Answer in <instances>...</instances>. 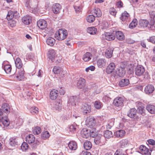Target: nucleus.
Returning a JSON list of instances; mask_svg holds the SVG:
<instances>
[{
  "label": "nucleus",
  "instance_id": "1",
  "mask_svg": "<svg viewBox=\"0 0 155 155\" xmlns=\"http://www.w3.org/2000/svg\"><path fill=\"white\" fill-rule=\"evenodd\" d=\"M87 126L91 128H93L95 125L96 121L95 118L92 116H88L87 117L86 120Z\"/></svg>",
  "mask_w": 155,
  "mask_h": 155
},
{
  "label": "nucleus",
  "instance_id": "2",
  "mask_svg": "<svg viewBox=\"0 0 155 155\" xmlns=\"http://www.w3.org/2000/svg\"><path fill=\"white\" fill-rule=\"evenodd\" d=\"M145 72L144 68L141 65H137L135 69V74L137 76H142Z\"/></svg>",
  "mask_w": 155,
  "mask_h": 155
},
{
  "label": "nucleus",
  "instance_id": "3",
  "mask_svg": "<svg viewBox=\"0 0 155 155\" xmlns=\"http://www.w3.org/2000/svg\"><path fill=\"white\" fill-rule=\"evenodd\" d=\"M25 71L23 69H21L19 70L18 73L15 74V77L17 80L19 81H21L24 79L25 78L24 74Z\"/></svg>",
  "mask_w": 155,
  "mask_h": 155
},
{
  "label": "nucleus",
  "instance_id": "4",
  "mask_svg": "<svg viewBox=\"0 0 155 155\" xmlns=\"http://www.w3.org/2000/svg\"><path fill=\"white\" fill-rule=\"evenodd\" d=\"M61 9V6L58 3L54 4L52 6V10L53 12L55 14L60 13Z\"/></svg>",
  "mask_w": 155,
  "mask_h": 155
},
{
  "label": "nucleus",
  "instance_id": "5",
  "mask_svg": "<svg viewBox=\"0 0 155 155\" xmlns=\"http://www.w3.org/2000/svg\"><path fill=\"white\" fill-rule=\"evenodd\" d=\"M81 110L84 114H87L91 112V106L88 104H85L82 106Z\"/></svg>",
  "mask_w": 155,
  "mask_h": 155
},
{
  "label": "nucleus",
  "instance_id": "6",
  "mask_svg": "<svg viewBox=\"0 0 155 155\" xmlns=\"http://www.w3.org/2000/svg\"><path fill=\"white\" fill-rule=\"evenodd\" d=\"M154 90V87L153 85L148 84L145 86L144 92L147 94L150 95L153 93Z\"/></svg>",
  "mask_w": 155,
  "mask_h": 155
},
{
  "label": "nucleus",
  "instance_id": "7",
  "mask_svg": "<svg viewBox=\"0 0 155 155\" xmlns=\"http://www.w3.org/2000/svg\"><path fill=\"white\" fill-rule=\"evenodd\" d=\"M18 15L17 11H10L8 12L6 18L8 20H11L13 18H18Z\"/></svg>",
  "mask_w": 155,
  "mask_h": 155
},
{
  "label": "nucleus",
  "instance_id": "8",
  "mask_svg": "<svg viewBox=\"0 0 155 155\" xmlns=\"http://www.w3.org/2000/svg\"><path fill=\"white\" fill-rule=\"evenodd\" d=\"M124 101V100L122 97H117L114 100L113 104L117 107L123 105Z\"/></svg>",
  "mask_w": 155,
  "mask_h": 155
},
{
  "label": "nucleus",
  "instance_id": "9",
  "mask_svg": "<svg viewBox=\"0 0 155 155\" xmlns=\"http://www.w3.org/2000/svg\"><path fill=\"white\" fill-rule=\"evenodd\" d=\"M38 27L41 29L43 30L46 28L47 26V23L44 19H40L37 22Z\"/></svg>",
  "mask_w": 155,
  "mask_h": 155
},
{
  "label": "nucleus",
  "instance_id": "10",
  "mask_svg": "<svg viewBox=\"0 0 155 155\" xmlns=\"http://www.w3.org/2000/svg\"><path fill=\"white\" fill-rule=\"evenodd\" d=\"M137 110L135 108H131L127 112V115L131 118L135 119L137 117Z\"/></svg>",
  "mask_w": 155,
  "mask_h": 155
},
{
  "label": "nucleus",
  "instance_id": "11",
  "mask_svg": "<svg viewBox=\"0 0 155 155\" xmlns=\"http://www.w3.org/2000/svg\"><path fill=\"white\" fill-rule=\"evenodd\" d=\"M56 52L54 49H51L48 51V56L52 62L55 61V58L56 57Z\"/></svg>",
  "mask_w": 155,
  "mask_h": 155
},
{
  "label": "nucleus",
  "instance_id": "12",
  "mask_svg": "<svg viewBox=\"0 0 155 155\" xmlns=\"http://www.w3.org/2000/svg\"><path fill=\"white\" fill-rule=\"evenodd\" d=\"M78 101V98L76 96H71L68 101L69 104L73 106H75Z\"/></svg>",
  "mask_w": 155,
  "mask_h": 155
},
{
  "label": "nucleus",
  "instance_id": "13",
  "mask_svg": "<svg viewBox=\"0 0 155 155\" xmlns=\"http://www.w3.org/2000/svg\"><path fill=\"white\" fill-rule=\"evenodd\" d=\"M116 67L115 64L114 63H110L107 66L106 69V72L107 74L112 73Z\"/></svg>",
  "mask_w": 155,
  "mask_h": 155
},
{
  "label": "nucleus",
  "instance_id": "14",
  "mask_svg": "<svg viewBox=\"0 0 155 155\" xmlns=\"http://www.w3.org/2000/svg\"><path fill=\"white\" fill-rule=\"evenodd\" d=\"M86 81L83 78H80L78 81L77 85V87L79 89H81L85 87V85Z\"/></svg>",
  "mask_w": 155,
  "mask_h": 155
},
{
  "label": "nucleus",
  "instance_id": "15",
  "mask_svg": "<svg viewBox=\"0 0 155 155\" xmlns=\"http://www.w3.org/2000/svg\"><path fill=\"white\" fill-rule=\"evenodd\" d=\"M139 149L142 154H147V155H151V153L149 151V149L147 148L145 146L141 145L140 146Z\"/></svg>",
  "mask_w": 155,
  "mask_h": 155
},
{
  "label": "nucleus",
  "instance_id": "16",
  "mask_svg": "<svg viewBox=\"0 0 155 155\" xmlns=\"http://www.w3.org/2000/svg\"><path fill=\"white\" fill-rule=\"evenodd\" d=\"M97 64L99 68H104L106 65V61L105 59L100 58L97 61Z\"/></svg>",
  "mask_w": 155,
  "mask_h": 155
},
{
  "label": "nucleus",
  "instance_id": "17",
  "mask_svg": "<svg viewBox=\"0 0 155 155\" xmlns=\"http://www.w3.org/2000/svg\"><path fill=\"white\" fill-rule=\"evenodd\" d=\"M115 38V37L114 33L106 32L105 34L104 38L108 41L113 40H114Z\"/></svg>",
  "mask_w": 155,
  "mask_h": 155
},
{
  "label": "nucleus",
  "instance_id": "18",
  "mask_svg": "<svg viewBox=\"0 0 155 155\" xmlns=\"http://www.w3.org/2000/svg\"><path fill=\"white\" fill-rule=\"evenodd\" d=\"M58 91L57 90L55 89L52 90L50 92V98L52 100H55L58 96Z\"/></svg>",
  "mask_w": 155,
  "mask_h": 155
},
{
  "label": "nucleus",
  "instance_id": "19",
  "mask_svg": "<svg viewBox=\"0 0 155 155\" xmlns=\"http://www.w3.org/2000/svg\"><path fill=\"white\" fill-rule=\"evenodd\" d=\"M90 130L87 129L86 128H84L81 131V134L82 137L83 138H88L90 135Z\"/></svg>",
  "mask_w": 155,
  "mask_h": 155
},
{
  "label": "nucleus",
  "instance_id": "20",
  "mask_svg": "<svg viewBox=\"0 0 155 155\" xmlns=\"http://www.w3.org/2000/svg\"><path fill=\"white\" fill-rule=\"evenodd\" d=\"M22 20L23 23L26 25H29L32 21L31 18L29 15L24 16L22 18Z\"/></svg>",
  "mask_w": 155,
  "mask_h": 155
},
{
  "label": "nucleus",
  "instance_id": "21",
  "mask_svg": "<svg viewBox=\"0 0 155 155\" xmlns=\"http://www.w3.org/2000/svg\"><path fill=\"white\" fill-rule=\"evenodd\" d=\"M10 110L9 105L6 103H4L2 107L1 110L6 114L9 113Z\"/></svg>",
  "mask_w": 155,
  "mask_h": 155
},
{
  "label": "nucleus",
  "instance_id": "22",
  "mask_svg": "<svg viewBox=\"0 0 155 155\" xmlns=\"http://www.w3.org/2000/svg\"><path fill=\"white\" fill-rule=\"evenodd\" d=\"M115 73L117 76L120 77H123L125 74L126 71L125 70L121 68H117L116 69Z\"/></svg>",
  "mask_w": 155,
  "mask_h": 155
},
{
  "label": "nucleus",
  "instance_id": "23",
  "mask_svg": "<svg viewBox=\"0 0 155 155\" xmlns=\"http://www.w3.org/2000/svg\"><path fill=\"white\" fill-rule=\"evenodd\" d=\"M125 132L124 130H120L116 131L114 132V136L118 138H122L125 134Z\"/></svg>",
  "mask_w": 155,
  "mask_h": 155
},
{
  "label": "nucleus",
  "instance_id": "24",
  "mask_svg": "<svg viewBox=\"0 0 155 155\" xmlns=\"http://www.w3.org/2000/svg\"><path fill=\"white\" fill-rule=\"evenodd\" d=\"M115 35L116 38L120 41H122L124 39V35L121 31H116Z\"/></svg>",
  "mask_w": 155,
  "mask_h": 155
},
{
  "label": "nucleus",
  "instance_id": "25",
  "mask_svg": "<svg viewBox=\"0 0 155 155\" xmlns=\"http://www.w3.org/2000/svg\"><path fill=\"white\" fill-rule=\"evenodd\" d=\"M26 140L29 144H30L35 141V137L33 135L30 134L26 137Z\"/></svg>",
  "mask_w": 155,
  "mask_h": 155
},
{
  "label": "nucleus",
  "instance_id": "26",
  "mask_svg": "<svg viewBox=\"0 0 155 155\" xmlns=\"http://www.w3.org/2000/svg\"><path fill=\"white\" fill-rule=\"evenodd\" d=\"M129 84V81L128 79H124L121 80L119 84L120 87H124L128 85Z\"/></svg>",
  "mask_w": 155,
  "mask_h": 155
},
{
  "label": "nucleus",
  "instance_id": "27",
  "mask_svg": "<svg viewBox=\"0 0 155 155\" xmlns=\"http://www.w3.org/2000/svg\"><path fill=\"white\" fill-rule=\"evenodd\" d=\"M62 101L60 99H57L55 101L54 107L55 109L58 110H60L61 108Z\"/></svg>",
  "mask_w": 155,
  "mask_h": 155
},
{
  "label": "nucleus",
  "instance_id": "28",
  "mask_svg": "<svg viewBox=\"0 0 155 155\" xmlns=\"http://www.w3.org/2000/svg\"><path fill=\"white\" fill-rule=\"evenodd\" d=\"M69 148L72 150H75L77 148V143L75 141H71L68 143Z\"/></svg>",
  "mask_w": 155,
  "mask_h": 155
},
{
  "label": "nucleus",
  "instance_id": "29",
  "mask_svg": "<svg viewBox=\"0 0 155 155\" xmlns=\"http://www.w3.org/2000/svg\"><path fill=\"white\" fill-rule=\"evenodd\" d=\"M74 7L76 13H79L81 12L82 7L81 5V3L78 2H76L74 4Z\"/></svg>",
  "mask_w": 155,
  "mask_h": 155
},
{
  "label": "nucleus",
  "instance_id": "30",
  "mask_svg": "<svg viewBox=\"0 0 155 155\" xmlns=\"http://www.w3.org/2000/svg\"><path fill=\"white\" fill-rule=\"evenodd\" d=\"M92 13L96 15L97 17H100L102 15V13L100 9L98 8H95L92 10Z\"/></svg>",
  "mask_w": 155,
  "mask_h": 155
},
{
  "label": "nucleus",
  "instance_id": "31",
  "mask_svg": "<svg viewBox=\"0 0 155 155\" xmlns=\"http://www.w3.org/2000/svg\"><path fill=\"white\" fill-rule=\"evenodd\" d=\"M55 35V38L58 40L61 41L65 39L64 37L63 36L61 29H59Z\"/></svg>",
  "mask_w": 155,
  "mask_h": 155
},
{
  "label": "nucleus",
  "instance_id": "32",
  "mask_svg": "<svg viewBox=\"0 0 155 155\" xmlns=\"http://www.w3.org/2000/svg\"><path fill=\"white\" fill-rule=\"evenodd\" d=\"M146 109L151 114L155 113V106L153 105H148L146 107Z\"/></svg>",
  "mask_w": 155,
  "mask_h": 155
},
{
  "label": "nucleus",
  "instance_id": "33",
  "mask_svg": "<svg viewBox=\"0 0 155 155\" xmlns=\"http://www.w3.org/2000/svg\"><path fill=\"white\" fill-rule=\"evenodd\" d=\"M55 42V40L53 38L51 37H49L46 41L47 44L51 46H53L54 45Z\"/></svg>",
  "mask_w": 155,
  "mask_h": 155
},
{
  "label": "nucleus",
  "instance_id": "34",
  "mask_svg": "<svg viewBox=\"0 0 155 155\" xmlns=\"http://www.w3.org/2000/svg\"><path fill=\"white\" fill-rule=\"evenodd\" d=\"M149 24V22L147 20L140 19L139 21V25L142 27H147Z\"/></svg>",
  "mask_w": 155,
  "mask_h": 155
},
{
  "label": "nucleus",
  "instance_id": "35",
  "mask_svg": "<svg viewBox=\"0 0 155 155\" xmlns=\"http://www.w3.org/2000/svg\"><path fill=\"white\" fill-rule=\"evenodd\" d=\"M1 122H2L3 124L6 127L8 126L10 124L9 120L7 117H2Z\"/></svg>",
  "mask_w": 155,
  "mask_h": 155
},
{
  "label": "nucleus",
  "instance_id": "36",
  "mask_svg": "<svg viewBox=\"0 0 155 155\" xmlns=\"http://www.w3.org/2000/svg\"><path fill=\"white\" fill-rule=\"evenodd\" d=\"M150 17L151 18L150 25H153L154 24L155 21L154 18L155 17V12L152 11L149 12Z\"/></svg>",
  "mask_w": 155,
  "mask_h": 155
},
{
  "label": "nucleus",
  "instance_id": "37",
  "mask_svg": "<svg viewBox=\"0 0 155 155\" xmlns=\"http://www.w3.org/2000/svg\"><path fill=\"white\" fill-rule=\"evenodd\" d=\"M104 136L105 138L110 139L113 137V134L112 131L107 130L104 131Z\"/></svg>",
  "mask_w": 155,
  "mask_h": 155
},
{
  "label": "nucleus",
  "instance_id": "38",
  "mask_svg": "<svg viewBox=\"0 0 155 155\" xmlns=\"http://www.w3.org/2000/svg\"><path fill=\"white\" fill-rule=\"evenodd\" d=\"M91 54L89 52H87L83 56V59L85 61H88L91 59Z\"/></svg>",
  "mask_w": 155,
  "mask_h": 155
},
{
  "label": "nucleus",
  "instance_id": "39",
  "mask_svg": "<svg viewBox=\"0 0 155 155\" xmlns=\"http://www.w3.org/2000/svg\"><path fill=\"white\" fill-rule=\"evenodd\" d=\"M129 14L126 11L122 13L121 16L120 17V19L122 21H125L129 18Z\"/></svg>",
  "mask_w": 155,
  "mask_h": 155
},
{
  "label": "nucleus",
  "instance_id": "40",
  "mask_svg": "<svg viewBox=\"0 0 155 155\" xmlns=\"http://www.w3.org/2000/svg\"><path fill=\"white\" fill-rule=\"evenodd\" d=\"M15 63L16 67L18 69L21 68L22 66V63L20 58H16Z\"/></svg>",
  "mask_w": 155,
  "mask_h": 155
},
{
  "label": "nucleus",
  "instance_id": "41",
  "mask_svg": "<svg viewBox=\"0 0 155 155\" xmlns=\"http://www.w3.org/2000/svg\"><path fill=\"white\" fill-rule=\"evenodd\" d=\"M113 50L110 48H108L105 52V56L107 58H111L112 55Z\"/></svg>",
  "mask_w": 155,
  "mask_h": 155
},
{
  "label": "nucleus",
  "instance_id": "42",
  "mask_svg": "<svg viewBox=\"0 0 155 155\" xmlns=\"http://www.w3.org/2000/svg\"><path fill=\"white\" fill-rule=\"evenodd\" d=\"M9 144L12 147H15L18 145V142L16 140V138L12 137L9 139Z\"/></svg>",
  "mask_w": 155,
  "mask_h": 155
},
{
  "label": "nucleus",
  "instance_id": "43",
  "mask_svg": "<svg viewBox=\"0 0 155 155\" xmlns=\"http://www.w3.org/2000/svg\"><path fill=\"white\" fill-rule=\"evenodd\" d=\"M119 144L120 147L124 148L128 144V141L126 139H123L120 141Z\"/></svg>",
  "mask_w": 155,
  "mask_h": 155
},
{
  "label": "nucleus",
  "instance_id": "44",
  "mask_svg": "<svg viewBox=\"0 0 155 155\" xmlns=\"http://www.w3.org/2000/svg\"><path fill=\"white\" fill-rule=\"evenodd\" d=\"M84 149L86 150H89L91 149L92 146L91 143L89 141H86L84 144Z\"/></svg>",
  "mask_w": 155,
  "mask_h": 155
},
{
  "label": "nucleus",
  "instance_id": "45",
  "mask_svg": "<svg viewBox=\"0 0 155 155\" xmlns=\"http://www.w3.org/2000/svg\"><path fill=\"white\" fill-rule=\"evenodd\" d=\"M97 31V29L94 27H89L87 29V32L91 35L95 34Z\"/></svg>",
  "mask_w": 155,
  "mask_h": 155
},
{
  "label": "nucleus",
  "instance_id": "46",
  "mask_svg": "<svg viewBox=\"0 0 155 155\" xmlns=\"http://www.w3.org/2000/svg\"><path fill=\"white\" fill-rule=\"evenodd\" d=\"M4 69L6 73L7 74H9L12 70L11 66L9 64H5L4 66Z\"/></svg>",
  "mask_w": 155,
  "mask_h": 155
},
{
  "label": "nucleus",
  "instance_id": "47",
  "mask_svg": "<svg viewBox=\"0 0 155 155\" xmlns=\"http://www.w3.org/2000/svg\"><path fill=\"white\" fill-rule=\"evenodd\" d=\"M137 24V21L136 19H134L130 23L129 27L130 28L133 29L135 28Z\"/></svg>",
  "mask_w": 155,
  "mask_h": 155
},
{
  "label": "nucleus",
  "instance_id": "48",
  "mask_svg": "<svg viewBox=\"0 0 155 155\" xmlns=\"http://www.w3.org/2000/svg\"><path fill=\"white\" fill-rule=\"evenodd\" d=\"M40 143L39 141L36 140L32 143H30V144H31V147L32 149H35L37 148V147L40 144Z\"/></svg>",
  "mask_w": 155,
  "mask_h": 155
},
{
  "label": "nucleus",
  "instance_id": "49",
  "mask_svg": "<svg viewBox=\"0 0 155 155\" xmlns=\"http://www.w3.org/2000/svg\"><path fill=\"white\" fill-rule=\"evenodd\" d=\"M101 137H102L101 135L99 134L94 138V141L95 144L96 145L99 144L101 141Z\"/></svg>",
  "mask_w": 155,
  "mask_h": 155
},
{
  "label": "nucleus",
  "instance_id": "50",
  "mask_svg": "<svg viewBox=\"0 0 155 155\" xmlns=\"http://www.w3.org/2000/svg\"><path fill=\"white\" fill-rule=\"evenodd\" d=\"M62 68L59 66H54L53 69V71L55 74H60L62 71Z\"/></svg>",
  "mask_w": 155,
  "mask_h": 155
},
{
  "label": "nucleus",
  "instance_id": "51",
  "mask_svg": "<svg viewBox=\"0 0 155 155\" xmlns=\"http://www.w3.org/2000/svg\"><path fill=\"white\" fill-rule=\"evenodd\" d=\"M95 19V17L93 15H88L86 18L87 21L89 23L93 22Z\"/></svg>",
  "mask_w": 155,
  "mask_h": 155
},
{
  "label": "nucleus",
  "instance_id": "52",
  "mask_svg": "<svg viewBox=\"0 0 155 155\" xmlns=\"http://www.w3.org/2000/svg\"><path fill=\"white\" fill-rule=\"evenodd\" d=\"M38 108L35 107H32L29 109L30 112L33 114H38Z\"/></svg>",
  "mask_w": 155,
  "mask_h": 155
},
{
  "label": "nucleus",
  "instance_id": "53",
  "mask_svg": "<svg viewBox=\"0 0 155 155\" xmlns=\"http://www.w3.org/2000/svg\"><path fill=\"white\" fill-rule=\"evenodd\" d=\"M49 137V133L47 131L44 132L41 134V138L44 140L48 138Z\"/></svg>",
  "mask_w": 155,
  "mask_h": 155
},
{
  "label": "nucleus",
  "instance_id": "54",
  "mask_svg": "<svg viewBox=\"0 0 155 155\" xmlns=\"http://www.w3.org/2000/svg\"><path fill=\"white\" fill-rule=\"evenodd\" d=\"M95 107L97 109H100L103 106L102 104L99 101H96L94 104Z\"/></svg>",
  "mask_w": 155,
  "mask_h": 155
},
{
  "label": "nucleus",
  "instance_id": "55",
  "mask_svg": "<svg viewBox=\"0 0 155 155\" xmlns=\"http://www.w3.org/2000/svg\"><path fill=\"white\" fill-rule=\"evenodd\" d=\"M28 146L27 143L24 142L22 143L21 146V148L23 151H25L28 149Z\"/></svg>",
  "mask_w": 155,
  "mask_h": 155
},
{
  "label": "nucleus",
  "instance_id": "56",
  "mask_svg": "<svg viewBox=\"0 0 155 155\" xmlns=\"http://www.w3.org/2000/svg\"><path fill=\"white\" fill-rule=\"evenodd\" d=\"M139 113L143 116L145 114L144 107V106L138 107L137 108Z\"/></svg>",
  "mask_w": 155,
  "mask_h": 155
},
{
  "label": "nucleus",
  "instance_id": "57",
  "mask_svg": "<svg viewBox=\"0 0 155 155\" xmlns=\"http://www.w3.org/2000/svg\"><path fill=\"white\" fill-rule=\"evenodd\" d=\"M77 125L75 124H72L69 127V130L72 132H74L76 131Z\"/></svg>",
  "mask_w": 155,
  "mask_h": 155
},
{
  "label": "nucleus",
  "instance_id": "58",
  "mask_svg": "<svg viewBox=\"0 0 155 155\" xmlns=\"http://www.w3.org/2000/svg\"><path fill=\"white\" fill-rule=\"evenodd\" d=\"M41 132V129L40 127H35L33 130V133L35 134H38L40 133Z\"/></svg>",
  "mask_w": 155,
  "mask_h": 155
},
{
  "label": "nucleus",
  "instance_id": "59",
  "mask_svg": "<svg viewBox=\"0 0 155 155\" xmlns=\"http://www.w3.org/2000/svg\"><path fill=\"white\" fill-rule=\"evenodd\" d=\"M110 14L113 16H115L117 13L115 9L113 7L109 9Z\"/></svg>",
  "mask_w": 155,
  "mask_h": 155
},
{
  "label": "nucleus",
  "instance_id": "60",
  "mask_svg": "<svg viewBox=\"0 0 155 155\" xmlns=\"http://www.w3.org/2000/svg\"><path fill=\"white\" fill-rule=\"evenodd\" d=\"M61 32L62 33V34L64 37V38H66L68 35V32L67 31L64 29H61Z\"/></svg>",
  "mask_w": 155,
  "mask_h": 155
},
{
  "label": "nucleus",
  "instance_id": "61",
  "mask_svg": "<svg viewBox=\"0 0 155 155\" xmlns=\"http://www.w3.org/2000/svg\"><path fill=\"white\" fill-rule=\"evenodd\" d=\"M114 155H126L124 154L122 150H116L114 153Z\"/></svg>",
  "mask_w": 155,
  "mask_h": 155
},
{
  "label": "nucleus",
  "instance_id": "62",
  "mask_svg": "<svg viewBox=\"0 0 155 155\" xmlns=\"http://www.w3.org/2000/svg\"><path fill=\"white\" fill-rule=\"evenodd\" d=\"M148 41L155 44V36H153L150 37L147 39Z\"/></svg>",
  "mask_w": 155,
  "mask_h": 155
},
{
  "label": "nucleus",
  "instance_id": "63",
  "mask_svg": "<svg viewBox=\"0 0 155 155\" xmlns=\"http://www.w3.org/2000/svg\"><path fill=\"white\" fill-rule=\"evenodd\" d=\"M127 66V63L125 62H121L120 67L119 68H121L124 70Z\"/></svg>",
  "mask_w": 155,
  "mask_h": 155
},
{
  "label": "nucleus",
  "instance_id": "64",
  "mask_svg": "<svg viewBox=\"0 0 155 155\" xmlns=\"http://www.w3.org/2000/svg\"><path fill=\"white\" fill-rule=\"evenodd\" d=\"M31 0H26L25 3V6L28 8H33L31 6L30 4V1Z\"/></svg>",
  "mask_w": 155,
  "mask_h": 155
}]
</instances>
